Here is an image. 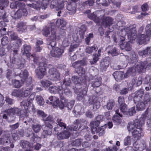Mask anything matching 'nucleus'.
I'll return each mask as SVG.
<instances>
[{
	"label": "nucleus",
	"instance_id": "nucleus-10",
	"mask_svg": "<svg viewBox=\"0 0 151 151\" xmlns=\"http://www.w3.org/2000/svg\"><path fill=\"white\" fill-rule=\"evenodd\" d=\"M55 26H45L43 27V29L42 30V33L43 35L44 36H45V37H47L50 34V33L51 32V35L49 37V38H48L47 40L48 41V39H49L50 37L52 36V29H54L55 31V34H56V29L55 28ZM55 35L57 36L56 35Z\"/></svg>",
	"mask_w": 151,
	"mask_h": 151
},
{
	"label": "nucleus",
	"instance_id": "nucleus-31",
	"mask_svg": "<svg viewBox=\"0 0 151 151\" xmlns=\"http://www.w3.org/2000/svg\"><path fill=\"white\" fill-rule=\"evenodd\" d=\"M71 41V37L68 35L65 36L63 39L62 43V46L66 47L68 46Z\"/></svg>",
	"mask_w": 151,
	"mask_h": 151
},
{
	"label": "nucleus",
	"instance_id": "nucleus-45",
	"mask_svg": "<svg viewBox=\"0 0 151 151\" xmlns=\"http://www.w3.org/2000/svg\"><path fill=\"white\" fill-rule=\"evenodd\" d=\"M67 8L68 10L70 11L69 13L70 14H74L76 12V7L74 6H73L71 4H68Z\"/></svg>",
	"mask_w": 151,
	"mask_h": 151
},
{
	"label": "nucleus",
	"instance_id": "nucleus-36",
	"mask_svg": "<svg viewBox=\"0 0 151 151\" xmlns=\"http://www.w3.org/2000/svg\"><path fill=\"white\" fill-rule=\"evenodd\" d=\"M82 122L81 119L76 120L75 122L74 126L72 127V129L74 130L77 131V130L80 128L81 125L82 124Z\"/></svg>",
	"mask_w": 151,
	"mask_h": 151
},
{
	"label": "nucleus",
	"instance_id": "nucleus-54",
	"mask_svg": "<svg viewBox=\"0 0 151 151\" xmlns=\"http://www.w3.org/2000/svg\"><path fill=\"white\" fill-rule=\"evenodd\" d=\"M72 80L75 84L80 83L81 81L79 78L76 76H73L72 77Z\"/></svg>",
	"mask_w": 151,
	"mask_h": 151
},
{
	"label": "nucleus",
	"instance_id": "nucleus-15",
	"mask_svg": "<svg viewBox=\"0 0 151 151\" xmlns=\"http://www.w3.org/2000/svg\"><path fill=\"white\" fill-rule=\"evenodd\" d=\"M67 23V22L63 19H58L56 22V25L57 27H59L61 26L60 32H64L65 30Z\"/></svg>",
	"mask_w": 151,
	"mask_h": 151
},
{
	"label": "nucleus",
	"instance_id": "nucleus-25",
	"mask_svg": "<svg viewBox=\"0 0 151 151\" xmlns=\"http://www.w3.org/2000/svg\"><path fill=\"white\" fill-rule=\"evenodd\" d=\"M139 55L143 57L151 54V46L147 47L145 49L138 52Z\"/></svg>",
	"mask_w": 151,
	"mask_h": 151
},
{
	"label": "nucleus",
	"instance_id": "nucleus-4",
	"mask_svg": "<svg viewBox=\"0 0 151 151\" xmlns=\"http://www.w3.org/2000/svg\"><path fill=\"white\" fill-rule=\"evenodd\" d=\"M33 61L36 64L38 63L39 66L35 71L37 77L40 79L42 78L47 73V60L44 58L40 59L38 57H35Z\"/></svg>",
	"mask_w": 151,
	"mask_h": 151
},
{
	"label": "nucleus",
	"instance_id": "nucleus-53",
	"mask_svg": "<svg viewBox=\"0 0 151 151\" xmlns=\"http://www.w3.org/2000/svg\"><path fill=\"white\" fill-rule=\"evenodd\" d=\"M131 138L129 136L127 137L124 140V144L125 145H129L131 144Z\"/></svg>",
	"mask_w": 151,
	"mask_h": 151
},
{
	"label": "nucleus",
	"instance_id": "nucleus-22",
	"mask_svg": "<svg viewBox=\"0 0 151 151\" xmlns=\"http://www.w3.org/2000/svg\"><path fill=\"white\" fill-rule=\"evenodd\" d=\"M33 88V86L32 85H31V87L30 88H23L21 89V91H22V96L27 97L29 96Z\"/></svg>",
	"mask_w": 151,
	"mask_h": 151
},
{
	"label": "nucleus",
	"instance_id": "nucleus-39",
	"mask_svg": "<svg viewBox=\"0 0 151 151\" xmlns=\"http://www.w3.org/2000/svg\"><path fill=\"white\" fill-rule=\"evenodd\" d=\"M24 52H23V54H26L27 56H30L29 52L31 50V47L27 45H25L23 46Z\"/></svg>",
	"mask_w": 151,
	"mask_h": 151
},
{
	"label": "nucleus",
	"instance_id": "nucleus-62",
	"mask_svg": "<svg viewBox=\"0 0 151 151\" xmlns=\"http://www.w3.org/2000/svg\"><path fill=\"white\" fill-rule=\"evenodd\" d=\"M13 62L18 67H20L22 65L21 61L18 59H16L14 60Z\"/></svg>",
	"mask_w": 151,
	"mask_h": 151
},
{
	"label": "nucleus",
	"instance_id": "nucleus-42",
	"mask_svg": "<svg viewBox=\"0 0 151 151\" xmlns=\"http://www.w3.org/2000/svg\"><path fill=\"white\" fill-rule=\"evenodd\" d=\"M142 101L147 104V102L151 101V95H150L148 93H146L143 97Z\"/></svg>",
	"mask_w": 151,
	"mask_h": 151
},
{
	"label": "nucleus",
	"instance_id": "nucleus-1",
	"mask_svg": "<svg viewBox=\"0 0 151 151\" xmlns=\"http://www.w3.org/2000/svg\"><path fill=\"white\" fill-rule=\"evenodd\" d=\"M51 32L52 35L48 39V47L49 49H52L50 51L51 56L55 58H59L64 52V50L62 49L55 47L56 44L55 40H60V38L59 36H56L55 35L54 30H52Z\"/></svg>",
	"mask_w": 151,
	"mask_h": 151
},
{
	"label": "nucleus",
	"instance_id": "nucleus-60",
	"mask_svg": "<svg viewBox=\"0 0 151 151\" xmlns=\"http://www.w3.org/2000/svg\"><path fill=\"white\" fill-rule=\"evenodd\" d=\"M74 104V101L72 100L68 102L66 106L68 109H71L73 106Z\"/></svg>",
	"mask_w": 151,
	"mask_h": 151
},
{
	"label": "nucleus",
	"instance_id": "nucleus-58",
	"mask_svg": "<svg viewBox=\"0 0 151 151\" xmlns=\"http://www.w3.org/2000/svg\"><path fill=\"white\" fill-rule=\"evenodd\" d=\"M81 141L80 139H77L72 141V144L73 146H79L81 144Z\"/></svg>",
	"mask_w": 151,
	"mask_h": 151
},
{
	"label": "nucleus",
	"instance_id": "nucleus-27",
	"mask_svg": "<svg viewBox=\"0 0 151 151\" xmlns=\"http://www.w3.org/2000/svg\"><path fill=\"white\" fill-rule=\"evenodd\" d=\"M101 78L100 77H98L95 79L91 83V86L93 88L99 87L101 83Z\"/></svg>",
	"mask_w": 151,
	"mask_h": 151
},
{
	"label": "nucleus",
	"instance_id": "nucleus-19",
	"mask_svg": "<svg viewBox=\"0 0 151 151\" xmlns=\"http://www.w3.org/2000/svg\"><path fill=\"white\" fill-rule=\"evenodd\" d=\"M85 64V62L83 60H81L76 62L73 63L72 64V66L76 69L77 68H79L80 70H82L81 73L84 74L85 73V71L83 70V68L81 67V66L84 65Z\"/></svg>",
	"mask_w": 151,
	"mask_h": 151
},
{
	"label": "nucleus",
	"instance_id": "nucleus-9",
	"mask_svg": "<svg viewBox=\"0 0 151 151\" xmlns=\"http://www.w3.org/2000/svg\"><path fill=\"white\" fill-rule=\"evenodd\" d=\"M12 141V138L9 132H5L2 137L0 138V144L7 145L11 143Z\"/></svg>",
	"mask_w": 151,
	"mask_h": 151
},
{
	"label": "nucleus",
	"instance_id": "nucleus-44",
	"mask_svg": "<svg viewBox=\"0 0 151 151\" xmlns=\"http://www.w3.org/2000/svg\"><path fill=\"white\" fill-rule=\"evenodd\" d=\"M22 91H21V89L20 91L14 90L12 93V95L15 96L20 97L22 96Z\"/></svg>",
	"mask_w": 151,
	"mask_h": 151
},
{
	"label": "nucleus",
	"instance_id": "nucleus-29",
	"mask_svg": "<svg viewBox=\"0 0 151 151\" xmlns=\"http://www.w3.org/2000/svg\"><path fill=\"white\" fill-rule=\"evenodd\" d=\"M62 88L59 91V95L60 97H64V95H68L70 93V91L68 88H63V87H61Z\"/></svg>",
	"mask_w": 151,
	"mask_h": 151
},
{
	"label": "nucleus",
	"instance_id": "nucleus-26",
	"mask_svg": "<svg viewBox=\"0 0 151 151\" xmlns=\"http://www.w3.org/2000/svg\"><path fill=\"white\" fill-rule=\"evenodd\" d=\"M142 83V78L141 77L138 78H134L132 79L130 82L132 86L134 85L135 83L137 86H140Z\"/></svg>",
	"mask_w": 151,
	"mask_h": 151
},
{
	"label": "nucleus",
	"instance_id": "nucleus-2",
	"mask_svg": "<svg viewBox=\"0 0 151 151\" xmlns=\"http://www.w3.org/2000/svg\"><path fill=\"white\" fill-rule=\"evenodd\" d=\"M145 123L143 118L139 120L136 119L133 123H130L128 128L129 132H131L135 140L139 139L141 137L143 136L141 127Z\"/></svg>",
	"mask_w": 151,
	"mask_h": 151
},
{
	"label": "nucleus",
	"instance_id": "nucleus-47",
	"mask_svg": "<svg viewBox=\"0 0 151 151\" xmlns=\"http://www.w3.org/2000/svg\"><path fill=\"white\" fill-rule=\"evenodd\" d=\"M56 122L59 125V127H61L62 128L65 129L66 127V125L62 121V119L60 118H57L56 120Z\"/></svg>",
	"mask_w": 151,
	"mask_h": 151
},
{
	"label": "nucleus",
	"instance_id": "nucleus-38",
	"mask_svg": "<svg viewBox=\"0 0 151 151\" xmlns=\"http://www.w3.org/2000/svg\"><path fill=\"white\" fill-rule=\"evenodd\" d=\"M60 98L61 99L60 102H59L58 105L57 106H58L60 109H62L66 105L67 102V100L65 99L64 97H61Z\"/></svg>",
	"mask_w": 151,
	"mask_h": 151
},
{
	"label": "nucleus",
	"instance_id": "nucleus-63",
	"mask_svg": "<svg viewBox=\"0 0 151 151\" xmlns=\"http://www.w3.org/2000/svg\"><path fill=\"white\" fill-rule=\"evenodd\" d=\"M118 102L119 104L120 105H123L125 104L124 98L123 97L119 96L118 98Z\"/></svg>",
	"mask_w": 151,
	"mask_h": 151
},
{
	"label": "nucleus",
	"instance_id": "nucleus-18",
	"mask_svg": "<svg viewBox=\"0 0 151 151\" xmlns=\"http://www.w3.org/2000/svg\"><path fill=\"white\" fill-rule=\"evenodd\" d=\"M34 98L35 96L34 95H31L26 101H23L21 102V105L24 106V108H25L26 107H29L32 104Z\"/></svg>",
	"mask_w": 151,
	"mask_h": 151
},
{
	"label": "nucleus",
	"instance_id": "nucleus-21",
	"mask_svg": "<svg viewBox=\"0 0 151 151\" xmlns=\"http://www.w3.org/2000/svg\"><path fill=\"white\" fill-rule=\"evenodd\" d=\"M70 134V132L68 131L65 130L64 132L58 134L57 137L60 140L67 139L69 138Z\"/></svg>",
	"mask_w": 151,
	"mask_h": 151
},
{
	"label": "nucleus",
	"instance_id": "nucleus-55",
	"mask_svg": "<svg viewBox=\"0 0 151 151\" xmlns=\"http://www.w3.org/2000/svg\"><path fill=\"white\" fill-rule=\"evenodd\" d=\"M32 128L35 132L37 133L40 131L41 126L38 124L34 125L32 126Z\"/></svg>",
	"mask_w": 151,
	"mask_h": 151
},
{
	"label": "nucleus",
	"instance_id": "nucleus-46",
	"mask_svg": "<svg viewBox=\"0 0 151 151\" xmlns=\"http://www.w3.org/2000/svg\"><path fill=\"white\" fill-rule=\"evenodd\" d=\"M41 86L45 88H47L52 84L51 82L48 80H43L41 81Z\"/></svg>",
	"mask_w": 151,
	"mask_h": 151
},
{
	"label": "nucleus",
	"instance_id": "nucleus-52",
	"mask_svg": "<svg viewBox=\"0 0 151 151\" xmlns=\"http://www.w3.org/2000/svg\"><path fill=\"white\" fill-rule=\"evenodd\" d=\"M9 35L12 40H15L18 37L17 34L13 32H10Z\"/></svg>",
	"mask_w": 151,
	"mask_h": 151
},
{
	"label": "nucleus",
	"instance_id": "nucleus-20",
	"mask_svg": "<svg viewBox=\"0 0 151 151\" xmlns=\"http://www.w3.org/2000/svg\"><path fill=\"white\" fill-rule=\"evenodd\" d=\"M17 30L20 33L24 32L27 29V26L26 23L23 22L18 23L17 25Z\"/></svg>",
	"mask_w": 151,
	"mask_h": 151
},
{
	"label": "nucleus",
	"instance_id": "nucleus-50",
	"mask_svg": "<svg viewBox=\"0 0 151 151\" xmlns=\"http://www.w3.org/2000/svg\"><path fill=\"white\" fill-rule=\"evenodd\" d=\"M146 33L147 36L150 37L151 36V24L147 25L145 28Z\"/></svg>",
	"mask_w": 151,
	"mask_h": 151
},
{
	"label": "nucleus",
	"instance_id": "nucleus-48",
	"mask_svg": "<svg viewBox=\"0 0 151 151\" xmlns=\"http://www.w3.org/2000/svg\"><path fill=\"white\" fill-rule=\"evenodd\" d=\"M112 120L116 125H118L121 122L120 119L117 115H114L112 118Z\"/></svg>",
	"mask_w": 151,
	"mask_h": 151
},
{
	"label": "nucleus",
	"instance_id": "nucleus-24",
	"mask_svg": "<svg viewBox=\"0 0 151 151\" xmlns=\"http://www.w3.org/2000/svg\"><path fill=\"white\" fill-rule=\"evenodd\" d=\"M113 19L109 17L104 18L102 20V24L106 27L109 26L113 24Z\"/></svg>",
	"mask_w": 151,
	"mask_h": 151
},
{
	"label": "nucleus",
	"instance_id": "nucleus-57",
	"mask_svg": "<svg viewBox=\"0 0 151 151\" xmlns=\"http://www.w3.org/2000/svg\"><path fill=\"white\" fill-rule=\"evenodd\" d=\"M63 85L62 87H63V85H64L66 86H69L71 83V81L70 78H65L63 81Z\"/></svg>",
	"mask_w": 151,
	"mask_h": 151
},
{
	"label": "nucleus",
	"instance_id": "nucleus-11",
	"mask_svg": "<svg viewBox=\"0 0 151 151\" xmlns=\"http://www.w3.org/2000/svg\"><path fill=\"white\" fill-rule=\"evenodd\" d=\"M150 37L145 33L139 34L138 35L137 42L139 44H145L147 42L149 41Z\"/></svg>",
	"mask_w": 151,
	"mask_h": 151
},
{
	"label": "nucleus",
	"instance_id": "nucleus-49",
	"mask_svg": "<svg viewBox=\"0 0 151 151\" xmlns=\"http://www.w3.org/2000/svg\"><path fill=\"white\" fill-rule=\"evenodd\" d=\"M115 105V103L113 100H110L107 103L106 106L107 109L108 110H111Z\"/></svg>",
	"mask_w": 151,
	"mask_h": 151
},
{
	"label": "nucleus",
	"instance_id": "nucleus-56",
	"mask_svg": "<svg viewBox=\"0 0 151 151\" xmlns=\"http://www.w3.org/2000/svg\"><path fill=\"white\" fill-rule=\"evenodd\" d=\"M120 110L122 112L124 113L127 112V105L126 104H123V105H120Z\"/></svg>",
	"mask_w": 151,
	"mask_h": 151
},
{
	"label": "nucleus",
	"instance_id": "nucleus-41",
	"mask_svg": "<svg viewBox=\"0 0 151 151\" xmlns=\"http://www.w3.org/2000/svg\"><path fill=\"white\" fill-rule=\"evenodd\" d=\"M110 58L109 57L105 58L101 62V65H105V67L107 68L109 65Z\"/></svg>",
	"mask_w": 151,
	"mask_h": 151
},
{
	"label": "nucleus",
	"instance_id": "nucleus-64",
	"mask_svg": "<svg viewBox=\"0 0 151 151\" xmlns=\"http://www.w3.org/2000/svg\"><path fill=\"white\" fill-rule=\"evenodd\" d=\"M21 146L23 148H26L29 146V143L27 141H24L22 143Z\"/></svg>",
	"mask_w": 151,
	"mask_h": 151
},
{
	"label": "nucleus",
	"instance_id": "nucleus-28",
	"mask_svg": "<svg viewBox=\"0 0 151 151\" xmlns=\"http://www.w3.org/2000/svg\"><path fill=\"white\" fill-rule=\"evenodd\" d=\"M123 73L122 71H116L114 73L113 76L116 81L121 80L123 77Z\"/></svg>",
	"mask_w": 151,
	"mask_h": 151
},
{
	"label": "nucleus",
	"instance_id": "nucleus-23",
	"mask_svg": "<svg viewBox=\"0 0 151 151\" xmlns=\"http://www.w3.org/2000/svg\"><path fill=\"white\" fill-rule=\"evenodd\" d=\"M106 50L108 54H110L113 56L116 55L118 54L116 48L113 46H108L106 48Z\"/></svg>",
	"mask_w": 151,
	"mask_h": 151
},
{
	"label": "nucleus",
	"instance_id": "nucleus-17",
	"mask_svg": "<svg viewBox=\"0 0 151 151\" xmlns=\"http://www.w3.org/2000/svg\"><path fill=\"white\" fill-rule=\"evenodd\" d=\"M89 103L90 104H93V109H97L100 106V103L97 100V99L95 96L90 98L88 100Z\"/></svg>",
	"mask_w": 151,
	"mask_h": 151
},
{
	"label": "nucleus",
	"instance_id": "nucleus-6",
	"mask_svg": "<svg viewBox=\"0 0 151 151\" xmlns=\"http://www.w3.org/2000/svg\"><path fill=\"white\" fill-rule=\"evenodd\" d=\"M49 66L48 73L50 79L53 81L59 80L60 79V74L58 71L55 68H51V65H49Z\"/></svg>",
	"mask_w": 151,
	"mask_h": 151
},
{
	"label": "nucleus",
	"instance_id": "nucleus-13",
	"mask_svg": "<svg viewBox=\"0 0 151 151\" xmlns=\"http://www.w3.org/2000/svg\"><path fill=\"white\" fill-rule=\"evenodd\" d=\"M20 109L17 108H11L10 109L6 110V114H8L10 117H13L15 115L20 116H21Z\"/></svg>",
	"mask_w": 151,
	"mask_h": 151
},
{
	"label": "nucleus",
	"instance_id": "nucleus-14",
	"mask_svg": "<svg viewBox=\"0 0 151 151\" xmlns=\"http://www.w3.org/2000/svg\"><path fill=\"white\" fill-rule=\"evenodd\" d=\"M42 128L43 129L42 135L44 138H45L46 135H50L52 134V126L50 124L48 123L46 124V125H43Z\"/></svg>",
	"mask_w": 151,
	"mask_h": 151
},
{
	"label": "nucleus",
	"instance_id": "nucleus-33",
	"mask_svg": "<svg viewBox=\"0 0 151 151\" xmlns=\"http://www.w3.org/2000/svg\"><path fill=\"white\" fill-rule=\"evenodd\" d=\"M138 144V143L137 141L133 143V147L135 150L137 151L139 150L141 151L144 149V147L143 146L144 145L143 144L139 145Z\"/></svg>",
	"mask_w": 151,
	"mask_h": 151
},
{
	"label": "nucleus",
	"instance_id": "nucleus-32",
	"mask_svg": "<svg viewBox=\"0 0 151 151\" xmlns=\"http://www.w3.org/2000/svg\"><path fill=\"white\" fill-rule=\"evenodd\" d=\"M28 71L26 70L19 74V76L21 78V81L23 82H24L26 81V79L28 78Z\"/></svg>",
	"mask_w": 151,
	"mask_h": 151
},
{
	"label": "nucleus",
	"instance_id": "nucleus-40",
	"mask_svg": "<svg viewBox=\"0 0 151 151\" xmlns=\"http://www.w3.org/2000/svg\"><path fill=\"white\" fill-rule=\"evenodd\" d=\"M98 49V48L95 45H93L91 47H87L86 50V52L88 53H91L93 52H96Z\"/></svg>",
	"mask_w": 151,
	"mask_h": 151
},
{
	"label": "nucleus",
	"instance_id": "nucleus-7",
	"mask_svg": "<svg viewBox=\"0 0 151 151\" xmlns=\"http://www.w3.org/2000/svg\"><path fill=\"white\" fill-rule=\"evenodd\" d=\"M146 62H139L134 67H133L132 68H131L130 71L132 70L133 73L137 71L138 73H141L143 71L144 69L150 67L151 65V64L147 65H146Z\"/></svg>",
	"mask_w": 151,
	"mask_h": 151
},
{
	"label": "nucleus",
	"instance_id": "nucleus-34",
	"mask_svg": "<svg viewBox=\"0 0 151 151\" xmlns=\"http://www.w3.org/2000/svg\"><path fill=\"white\" fill-rule=\"evenodd\" d=\"M120 48L122 49H124L127 51H129L131 50L132 47L130 45V42H129L124 43L120 46Z\"/></svg>",
	"mask_w": 151,
	"mask_h": 151
},
{
	"label": "nucleus",
	"instance_id": "nucleus-12",
	"mask_svg": "<svg viewBox=\"0 0 151 151\" xmlns=\"http://www.w3.org/2000/svg\"><path fill=\"white\" fill-rule=\"evenodd\" d=\"M94 123L93 122H91V127L92 133L94 134L95 133V132H96V133H99V136H102L104 133L105 130L104 129L105 127V126H102L99 127H94L92 126V125Z\"/></svg>",
	"mask_w": 151,
	"mask_h": 151
},
{
	"label": "nucleus",
	"instance_id": "nucleus-35",
	"mask_svg": "<svg viewBox=\"0 0 151 151\" xmlns=\"http://www.w3.org/2000/svg\"><path fill=\"white\" fill-rule=\"evenodd\" d=\"M137 103V104L136 105V108L137 110H142L145 109L146 104L144 102L140 101Z\"/></svg>",
	"mask_w": 151,
	"mask_h": 151
},
{
	"label": "nucleus",
	"instance_id": "nucleus-16",
	"mask_svg": "<svg viewBox=\"0 0 151 151\" xmlns=\"http://www.w3.org/2000/svg\"><path fill=\"white\" fill-rule=\"evenodd\" d=\"M46 102L49 104H51L54 107L57 106L59 103V100L58 98L55 96H50L49 99H47Z\"/></svg>",
	"mask_w": 151,
	"mask_h": 151
},
{
	"label": "nucleus",
	"instance_id": "nucleus-59",
	"mask_svg": "<svg viewBox=\"0 0 151 151\" xmlns=\"http://www.w3.org/2000/svg\"><path fill=\"white\" fill-rule=\"evenodd\" d=\"M37 114L39 117L43 118L47 116L46 114L44 113V111L40 110H38L37 111Z\"/></svg>",
	"mask_w": 151,
	"mask_h": 151
},
{
	"label": "nucleus",
	"instance_id": "nucleus-3",
	"mask_svg": "<svg viewBox=\"0 0 151 151\" xmlns=\"http://www.w3.org/2000/svg\"><path fill=\"white\" fill-rule=\"evenodd\" d=\"M136 27V26L135 24L132 25L127 26L125 27L124 29L121 30V33L123 35L120 36L118 40H115V42H121L124 41L125 39V36L127 34L128 38L130 41L133 42L137 37V31L135 29Z\"/></svg>",
	"mask_w": 151,
	"mask_h": 151
},
{
	"label": "nucleus",
	"instance_id": "nucleus-8",
	"mask_svg": "<svg viewBox=\"0 0 151 151\" xmlns=\"http://www.w3.org/2000/svg\"><path fill=\"white\" fill-rule=\"evenodd\" d=\"M144 94L143 89H140L132 94L133 97V100L135 103L142 101Z\"/></svg>",
	"mask_w": 151,
	"mask_h": 151
},
{
	"label": "nucleus",
	"instance_id": "nucleus-5",
	"mask_svg": "<svg viewBox=\"0 0 151 151\" xmlns=\"http://www.w3.org/2000/svg\"><path fill=\"white\" fill-rule=\"evenodd\" d=\"M24 4L22 3L20 1H16L15 2L12 3L10 5V7L12 8H18L19 9L15 13V16H17V18H19L22 15L26 16L27 14V12L26 9H22L24 6Z\"/></svg>",
	"mask_w": 151,
	"mask_h": 151
},
{
	"label": "nucleus",
	"instance_id": "nucleus-37",
	"mask_svg": "<svg viewBox=\"0 0 151 151\" xmlns=\"http://www.w3.org/2000/svg\"><path fill=\"white\" fill-rule=\"evenodd\" d=\"M86 30V27L85 25H83L81 26L80 28V30L79 32V34L80 35L81 39H82L84 37L85 32Z\"/></svg>",
	"mask_w": 151,
	"mask_h": 151
},
{
	"label": "nucleus",
	"instance_id": "nucleus-43",
	"mask_svg": "<svg viewBox=\"0 0 151 151\" xmlns=\"http://www.w3.org/2000/svg\"><path fill=\"white\" fill-rule=\"evenodd\" d=\"M36 100L38 104L40 106H42L44 104L43 99L41 96H36Z\"/></svg>",
	"mask_w": 151,
	"mask_h": 151
},
{
	"label": "nucleus",
	"instance_id": "nucleus-51",
	"mask_svg": "<svg viewBox=\"0 0 151 151\" xmlns=\"http://www.w3.org/2000/svg\"><path fill=\"white\" fill-rule=\"evenodd\" d=\"M24 82H26V85L27 88L31 87V85L33 86V85L32 84V78L31 77L29 76L27 78Z\"/></svg>",
	"mask_w": 151,
	"mask_h": 151
},
{
	"label": "nucleus",
	"instance_id": "nucleus-61",
	"mask_svg": "<svg viewBox=\"0 0 151 151\" xmlns=\"http://www.w3.org/2000/svg\"><path fill=\"white\" fill-rule=\"evenodd\" d=\"M1 44L3 45H6L8 43V37L6 36H4L3 37L1 40Z\"/></svg>",
	"mask_w": 151,
	"mask_h": 151
},
{
	"label": "nucleus",
	"instance_id": "nucleus-30",
	"mask_svg": "<svg viewBox=\"0 0 151 151\" xmlns=\"http://www.w3.org/2000/svg\"><path fill=\"white\" fill-rule=\"evenodd\" d=\"M61 88V87L54 86L50 87L49 89V91L51 93L54 94L58 93L59 94V91Z\"/></svg>",
	"mask_w": 151,
	"mask_h": 151
}]
</instances>
